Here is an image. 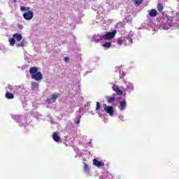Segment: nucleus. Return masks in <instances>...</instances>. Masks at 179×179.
I'll use <instances>...</instances> for the list:
<instances>
[{"instance_id":"f257e3e1","label":"nucleus","mask_w":179,"mask_h":179,"mask_svg":"<svg viewBox=\"0 0 179 179\" xmlns=\"http://www.w3.org/2000/svg\"><path fill=\"white\" fill-rule=\"evenodd\" d=\"M116 44L118 45H129L132 43V38L129 37L120 36L115 40Z\"/></svg>"},{"instance_id":"f03ea898","label":"nucleus","mask_w":179,"mask_h":179,"mask_svg":"<svg viewBox=\"0 0 179 179\" xmlns=\"http://www.w3.org/2000/svg\"><path fill=\"white\" fill-rule=\"evenodd\" d=\"M174 18L173 17L167 16L166 19H164L163 20V27L164 29H169L173 26V21Z\"/></svg>"},{"instance_id":"7ed1b4c3","label":"nucleus","mask_w":179,"mask_h":179,"mask_svg":"<svg viewBox=\"0 0 179 179\" xmlns=\"http://www.w3.org/2000/svg\"><path fill=\"white\" fill-rule=\"evenodd\" d=\"M103 110L107 113L109 114L110 117H113L114 115V107L107 106L106 103L103 104Z\"/></svg>"},{"instance_id":"20e7f679","label":"nucleus","mask_w":179,"mask_h":179,"mask_svg":"<svg viewBox=\"0 0 179 179\" xmlns=\"http://www.w3.org/2000/svg\"><path fill=\"white\" fill-rule=\"evenodd\" d=\"M115 34H117V30H114L113 31L110 32H106L104 40H112V38L115 37Z\"/></svg>"},{"instance_id":"39448f33","label":"nucleus","mask_w":179,"mask_h":179,"mask_svg":"<svg viewBox=\"0 0 179 179\" xmlns=\"http://www.w3.org/2000/svg\"><path fill=\"white\" fill-rule=\"evenodd\" d=\"M31 79H34V80H36L37 82H38L40 80H43V74L40 71H38L37 73L31 75Z\"/></svg>"},{"instance_id":"423d86ee","label":"nucleus","mask_w":179,"mask_h":179,"mask_svg":"<svg viewBox=\"0 0 179 179\" xmlns=\"http://www.w3.org/2000/svg\"><path fill=\"white\" fill-rule=\"evenodd\" d=\"M23 17L25 20H31L33 19V11L29 10L23 14Z\"/></svg>"},{"instance_id":"0eeeda50","label":"nucleus","mask_w":179,"mask_h":179,"mask_svg":"<svg viewBox=\"0 0 179 179\" xmlns=\"http://www.w3.org/2000/svg\"><path fill=\"white\" fill-rule=\"evenodd\" d=\"M58 97H59V93H55L50 96V98L48 99V103H55Z\"/></svg>"},{"instance_id":"6e6552de","label":"nucleus","mask_w":179,"mask_h":179,"mask_svg":"<svg viewBox=\"0 0 179 179\" xmlns=\"http://www.w3.org/2000/svg\"><path fill=\"white\" fill-rule=\"evenodd\" d=\"M118 108H119V110H120V111H124V110H125V108H127V101H125V99H124L120 102Z\"/></svg>"},{"instance_id":"1a4fd4ad","label":"nucleus","mask_w":179,"mask_h":179,"mask_svg":"<svg viewBox=\"0 0 179 179\" xmlns=\"http://www.w3.org/2000/svg\"><path fill=\"white\" fill-rule=\"evenodd\" d=\"M112 89L114 92H115L116 94H117L118 96H121L122 94V90L120 89V87H118V85H114L112 87Z\"/></svg>"},{"instance_id":"9d476101","label":"nucleus","mask_w":179,"mask_h":179,"mask_svg":"<svg viewBox=\"0 0 179 179\" xmlns=\"http://www.w3.org/2000/svg\"><path fill=\"white\" fill-rule=\"evenodd\" d=\"M94 166H96V167H103L104 166V162L98 161L97 159H94L93 160Z\"/></svg>"},{"instance_id":"9b49d317","label":"nucleus","mask_w":179,"mask_h":179,"mask_svg":"<svg viewBox=\"0 0 179 179\" xmlns=\"http://www.w3.org/2000/svg\"><path fill=\"white\" fill-rule=\"evenodd\" d=\"M13 37L14 40H16L17 41H22L23 36L20 34H14L13 35Z\"/></svg>"},{"instance_id":"f8f14e48","label":"nucleus","mask_w":179,"mask_h":179,"mask_svg":"<svg viewBox=\"0 0 179 179\" xmlns=\"http://www.w3.org/2000/svg\"><path fill=\"white\" fill-rule=\"evenodd\" d=\"M149 16H150V17H155V16H157V10H156V9H152L149 12Z\"/></svg>"},{"instance_id":"ddd939ff","label":"nucleus","mask_w":179,"mask_h":179,"mask_svg":"<svg viewBox=\"0 0 179 179\" xmlns=\"http://www.w3.org/2000/svg\"><path fill=\"white\" fill-rule=\"evenodd\" d=\"M37 72H38V69H37V67L34 66V67H31L29 69V73L31 75H35V73H37Z\"/></svg>"},{"instance_id":"4468645a","label":"nucleus","mask_w":179,"mask_h":179,"mask_svg":"<svg viewBox=\"0 0 179 179\" xmlns=\"http://www.w3.org/2000/svg\"><path fill=\"white\" fill-rule=\"evenodd\" d=\"M5 97L8 100H12V99H15V95H13V94H11L9 92H7L6 93Z\"/></svg>"},{"instance_id":"2eb2a0df","label":"nucleus","mask_w":179,"mask_h":179,"mask_svg":"<svg viewBox=\"0 0 179 179\" xmlns=\"http://www.w3.org/2000/svg\"><path fill=\"white\" fill-rule=\"evenodd\" d=\"M52 138L55 142H61V138H59V136H58V134H57L56 132L53 134Z\"/></svg>"},{"instance_id":"dca6fc26","label":"nucleus","mask_w":179,"mask_h":179,"mask_svg":"<svg viewBox=\"0 0 179 179\" xmlns=\"http://www.w3.org/2000/svg\"><path fill=\"white\" fill-rule=\"evenodd\" d=\"M39 86L38 83L33 82L31 85V89L32 90H36V89H38Z\"/></svg>"},{"instance_id":"f3484780","label":"nucleus","mask_w":179,"mask_h":179,"mask_svg":"<svg viewBox=\"0 0 179 179\" xmlns=\"http://www.w3.org/2000/svg\"><path fill=\"white\" fill-rule=\"evenodd\" d=\"M134 3L136 6H139V5H142V3H143V0H134Z\"/></svg>"},{"instance_id":"a211bd4d","label":"nucleus","mask_w":179,"mask_h":179,"mask_svg":"<svg viewBox=\"0 0 179 179\" xmlns=\"http://www.w3.org/2000/svg\"><path fill=\"white\" fill-rule=\"evenodd\" d=\"M108 103H114L115 101V97L106 96Z\"/></svg>"},{"instance_id":"6ab92c4d","label":"nucleus","mask_w":179,"mask_h":179,"mask_svg":"<svg viewBox=\"0 0 179 179\" xmlns=\"http://www.w3.org/2000/svg\"><path fill=\"white\" fill-rule=\"evenodd\" d=\"M157 9L158 12H163V9H164L163 4L158 3L157 6Z\"/></svg>"},{"instance_id":"aec40b11","label":"nucleus","mask_w":179,"mask_h":179,"mask_svg":"<svg viewBox=\"0 0 179 179\" xmlns=\"http://www.w3.org/2000/svg\"><path fill=\"white\" fill-rule=\"evenodd\" d=\"M102 47H104L105 48H111V43L106 42V43H103Z\"/></svg>"},{"instance_id":"412c9836","label":"nucleus","mask_w":179,"mask_h":179,"mask_svg":"<svg viewBox=\"0 0 179 179\" xmlns=\"http://www.w3.org/2000/svg\"><path fill=\"white\" fill-rule=\"evenodd\" d=\"M127 89V90H134V85L131 83H128Z\"/></svg>"},{"instance_id":"4be33fe9","label":"nucleus","mask_w":179,"mask_h":179,"mask_svg":"<svg viewBox=\"0 0 179 179\" xmlns=\"http://www.w3.org/2000/svg\"><path fill=\"white\" fill-rule=\"evenodd\" d=\"M9 42L10 45H15V43H16V41H15L14 38H11L9 39Z\"/></svg>"},{"instance_id":"5701e85b","label":"nucleus","mask_w":179,"mask_h":179,"mask_svg":"<svg viewBox=\"0 0 179 179\" xmlns=\"http://www.w3.org/2000/svg\"><path fill=\"white\" fill-rule=\"evenodd\" d=\"M101 108V105H100V102H96V110L99 111V110H100Z\"/></svg>"},{"instance_id":"b1692460","label":"nucleus","mask_w":179,"mask_h":179,"mask_svg":"<svg viewBox=\"0 0 179 179\" xmlns=\"http://www.w3.org/2000/svg\"><path fill=\"white\" fill-rule=\"evenodd\" d=\"M84 171H85V172L89 171V165L88 164H85V165H84Z\"/></svg>"},{"instance_id":"393cba45","label":"nucleus","mask_w":179,"mask_h":179,"mask_svg":"<svg viewBox=\"0 0 179 179\" xmlns=\"http://www.w3.org/2000/svg\"><path fill=\"white\" fill-rule=\"evenodd\" d=\"M76 124L78 125V124H80V119L79 117L76 118L75 120Z\"/></svg>"},{"instance_id":"a878e982","label":"nucleus","mask_w":179,"mask_h":179,"mask_svg":"<svg viewBox=\"0 0 179 179\" xmlns=\"http://www.w3.org/2000/svg\"><path fill=\"white\" fill-rule=\"evenodd\" d=\"M17 47H24V42L22 41L20 44L17 45Z\"/></svg>"},{"instance_id":"bb28decb","label":"nucleus","mask_w":179,"mask_h":179,"mask_svg":"<svg viewBox=\"0 0 179 179\" xmlns=\"http://www.w3.org/2000/svg\"><path fill=\"white\" fill-rule=\"evenodd\" d=\"M20 10H21V11H27V7L21 6Z\"/></svg>"},{"instance_id":"cd10ccee","label":"nucleus","mask_w":179,"mask_h":179,"mask_svg":"<svg viewBox=\"0 0 179 179\" xmlns=\"http://www.w3.org/2000/svg\"><path fill=\"white\" fill-rule=\"evenodd\" d=\"M64 61H65V62H69V57H66L64 58Z\"/></svg>"},{"instance_id":"c85d7f7f","label":"nucleus","mask_w":179,"mask_h":179,"mask_svg":"<svg viewBox=\"0 0 179 179\" xmlns=\"http://www.w3.org/2000/svg\"><path fill=\"white\" fill-rule=\"evenodd\" d=\"M17 27L20 28V30H22V29H23V25L19 24L17 25Z\"/></svg>"},{"instance_id":"c756f323","label":"nucleus","mask_w":179,"mask_h":179,"mask_svg":"<svg viewBox=\"0 0 179 179\" xmlns=\"http://www.w3.org/2000/svg\"><path fill=\"white\" fill-rule=\"evenodd\" d=\"M124 76H125V74L120 76V79H124Z\"/></svg>"},{"instance_id":"7c9ffc66","label":"nucleus","mask_w":179,"mask_h":179,"mask_svg":"<svg viewBox=\"0 0 179 179\" xmlns=\"http://www.w3.org/2000/svg\"><path fill=\"white\" fill-rule=\"evenodd\" d=\"M176 16L177 19L179 20V13H176Z\"/></svg>"},{"instance_id":"2f4dec72","label":"nucleus","mask_w":179,"mask_h":179,"mask_svg":"<svg viewBox=\"0 0 179 179\" xmlns=\"http://www.w3.org/2000/svg\"><path fill=\"white\" fill-rule=\"evenodd\" d=\"M27 10L29 12V10H30V7H27Z\"/></svg>"},{"instance_id":"473e14b6","label":"nucleus","mask_w":179,"mask_h":179,"mask_svg":"<svg viewBox=\"0 0 179 179\" xmlns=\"http://www.w3.org/2000/svg\"><path fill=\"white\" fill-rule=\"evenodd\" d=\"M14 3H16L17 2V0H13Z\"/></svg>"},{"instance_id":"72a5a7b5","label":"nucleus","mask_w":179,"mask_h":179,"mask_svg":"<svg viewBox=\"0 0 179 179\" xmlns=\"http://www.w3.org/2000/svg\"><path fill=\"white\" fill-rule=\"evenodd\" d=\"M99 178L100 179H104V178L103 176H101Z\"/></svg>"},{"instance_id":"f704fd0d","label":"nucleus","mask_w":179,"mask_h":179,"mask_svg":"<svg viewBox=\"0 0 179 179\" xmlns=\"http://www.w3.org/2000/svg\"><path fill=\"white\" fill-rule=\"evenodd\" d=\"M124 83H127V80H124Z\"/></svg>"}]
</instances>
